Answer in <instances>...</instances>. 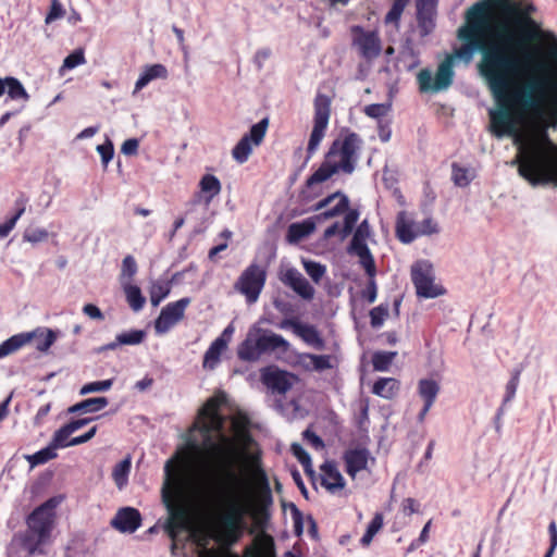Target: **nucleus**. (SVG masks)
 Returning a JSON list of instances; mask_svg holds the SVG:
<instances>
[{
  "mask_svg": "<svg viewBox=\"0 0 557 557\" xmlns=\"http://www.w3.org/2000/svg\"><path fill=\"white\" fill-rule=\"evenodd\" d=\"M225 401L226 395L219 392L199 409L164 465L161 487H270L261 453L247 430L248 419L233 417V434L225 432V418L219 412Z\"/></svg>",
  "mask_w": 557,
  "mask_h": 557,
  "instance_id": "f257e3e1",
  "label": "nucleus"
},
{
  "mask_svg": "<svg viewBox=\"0 0 557 557\" xmlns=\"http://www.w3.org/2000/svg\"><path fill=\"white\" fill-rule=\"evenodd\" d=\"M162 502L168 518L162 529L171 539V550L176 549V539L181 531H189V535L198 547L207 550L210 540L216 541V532L221 521L214 527L213 534L209 531L191 528V520L206 517L218 510L220 496L216 490H161Z\"/></svg>",
  "mask_w": 557,
  "mask_h": 557,
  "instance_id": "f03ea898",
  "label": "nucleus"
},
{
  "mask_svg": "<svg viewBox=\"0 0 557 557\" xmlns=\"http://www.w3.org/2000/svg\"><path fill=\"white\" fill-rule=\"evenodd\" d=\"M242 490H216V492H240ZM258 502L235 494H219L224 511L220 515L221 525L216 532V542L231 547L242 537L245 529V517L250 516L259 529H264L269 519V507L272 504L271 490H260Z\"/></svg>",
  "mask_w": 557,
  "mask_h": 557,
  "instance_id": "7ed1b4c3",
  "label": "nucleus"
},
{
  "mask_svg": "<svg viewBox=\"0 0 557 557\" xmlns=\"http://www.w3.org/2000/svg\"><path fill=\"white\" fill-rule=\"evenodd\" d=\"M63 496H54L37 507L27 519L28 529L16 535L14 543H22L29 555L44 554L42 546L48 544L54 527V509L62 503Z\"/></svg>",
  "mask_w": 557,
  "mask_h": 557,
  "instance_id": "20e7f679",
  "label": "nucleus"
},
{
  "mask_svg": "<svg viewBox=\"0 0 557 557\" xmlns=\"http://www.w3.org/2000/svg\"><path fill=\"white\" fill-rule=\"evenodd\" d=\"M288 347L289 344L283 336L255 325L239 345L238 357L244 361H257L265 352L277 349L286 351Z\"/></svg>",
  "mask_w": 557,
  "mask_h": 557,
  "instance_id": "39448f33",
  "label": "nucleus"
},
{
  "mask_svg": "<svg viewBox=\"0 0 557 557\" xmlns=\"http://www.w3.org/2000/svg\"><path fill=\"white\" fill-rule=\"evenodd\" d=\"M361 146L362 140L359 135L348 133L332 143L325 159L330 161L331 165H334L337 173L351 174L356 169Z\"/></svg>",
  "mask_w": 557,
  "mask_h": 557,
  "instance_id": "423d86ee",
  "label": "nucleus"
},
{
  "mask_svg": "<svg viewBox=\"0 0 557 557\" xmlns=\"http://www.w3.org/2000/svg\"><path fill=\"white\" fill-rule=\"evenodd\" d=\"M411 278L419 297L436 298L444 294V288L434 283L433 267L429 261L421 260L412 264Z\"/></svg>",
  "mask_w": 557,
  "mask_h": 557,
  "instance_id": "0eeeda50",
  "label": "nucleus"
},
{
  "mask_svg": "<svg viewBox=\"0 0 557 557\" xmlns=\"http://www.w3.org/2000/svg\"><path fill=\"white\" fill-rule=\"evenodd\" d=\"M265 283V271L257 264L249 265L240 275L235 284L249 304L257 301Z\"/></svg>",
  "mask_w": 557,
  "mask_h": 557,
  "instance_id": "6e6552de",
  "label": "nucleus"
},
{
  "mask_svg": "<svg viewBox=\"0 0 557 557\" xmlns=\"http://www.w3.org/2000/svg\"><path fill=\"white\" fill-rule=\"evenodd\" d=\"M371 236L372 231L370 224L368 220H363L357 226L350 244L347 247V252L351 256L358 257L360 265H367V268L372 269V262L375 261L368 247V240L371 238Z\"/></svg>",
  "mask_w": 557,
  "mask_h": 557,
  "instance_id": "1a4fd4ad",
  "label": "nucleus"
},
{
  "mask_svg": "<svg viewBox=\"0 0 557 557\" xmlns=\"http://www.w3.org/2000/svg\"><path fill=\"white\" fill-rule=\"evenodd\" d=\"M268 125L269 120L262 119L260 122L252 125L249 133L244 135L235 145L232 150V156L238 163L246 162L252 152V147L259 146L262 143Z\"/></svg>",
  "mask_w": 557,
  "mask_h": 557,
  "instance_id": "9d476101",
  "label": "nucleus"
},
{
  "mask_svg": "<svg viewBox=\"0 0 557 557\" xmlns=\"http://www.w3.org/2000/svg\"><path fill=\"white\" fill-rule=\"evenodd\" d=\"M190 302V298L185 297L175 302H170L163 307L158 319L154 321L156 333L165 334L175 324L183 320L185 310Z\"/></svg>",
  "mask_w": 557,
  "mask_h": 557,
  "instance_id": "9b49d317",
  "label": "nucleus"
},
{
  "mask_svg": "<svg viewBox=\"0 0 557 557\" xmlns=\"http://www.w3.org/2000/svg\"><path fill=\"white\" fill-rule=\"evenodd\" d=\"M261 381L272 393L284 395L298 382V377L278 368L269 367L261 371Z\"/></svg>",
  "mask_w": 557,
  "mask_h": 557,
  "instance_id": "f8f14e48",
  "label": "nucleus"
},
{
  "mask_svg": "<svg viewBox=\"0 0 557 557\" xmlns=\"http://www.w3.org/2000/svg\"><path fill=\"white\" fill-rule=\"evenodd\" d=\"M348 207V197L341 191H335L315 203L313 210L322 212L314 219L321 221L335 218L344 212L346 214L349 211Z\"/></svg>",
  "mask_w": 557,
  "mask_h": 557,
  "instance_id": "ddd939ff",
  "label": "nucleus"
},
{
  "mask_svg": "<svg viewBox=\"0 0 557 557\" xmlns=\"http://www.w3.org/2000/svg\"><path fill=\"white\" fill-rule=\"evenodd\" d=\"M330 119V104L326 100L322 101L318 99L315 101V112H314V121L313 128L308 143V153L312 154L318 149L320 143L322 141L325 129L329 124Z\"/></svg>",
  "mask_w": 557,
  "mask_h": 557,
  "instance_id": "4468645a",
  "label": "nucleus"
},
{
  "mask_svg": "<svg viewBox=\"0 0 557 557\" xmlns=\"http://www.w3.org/2000/svg\"><path fill=\"white\" fill-rule=\"evenodd\" d=\"M336 173L334 165H331L330 161L324 158L319 169L307 178L306 186L302 190L304 197L313 198L319 196L321 194L320 185L330 180Z\"/></svg>",
  "mask_w": 557,
  "mask_h": 557,
  "instance_id": "2eb2a0df",
  "label": "nucleus"
},
{
  "mask_svg": "<svg viewBox=\"0 0 557 557\" xmlns=\"http://www.w3.org/2000/svg\"><path fill=\"white\" fill-rule=\"evenodd\" d=\"M140 524L141 515L133 507L120 508L111 520V525L121 533H134Z\"/></svg>",
  "mask_w": 557,
  "mask_h": 557,
  "instance_id": "dca6fc26",
  "label": "nucleus"
},
{
  "mask_svg": "<svg viewBox=\"0 0 557 557\" xmlns=\"http://www.w3.org/2000/svg\"><path fill=\"white\" fill-rule=\"evenodd\" d=\"M358 34L354 39L355 46L358 48L359 53L368 59L372 60L381 53V40L375 32H366L357 28Z\"/></svg>",
  "mask_w": 557,
  "mask_h": 557,
  "instance_id": "f3484780",
  "label": "nucleus"
},
{
  "mask_svg": "<svg viewBox=\"0 0 557 557\" xmlns=\"http://www.w3.org/2000/svg\"><path fill=\"white\" fill-rule=\"evenodd\" d=\"M281 281L306 300H311L314 296V288L307 278L294 268L287 269L282 274Z\"/></svg>",
  "mask_w": 557,
  "mask_h": 557,
  "instance_id": "a211bd4d",
  "label": "nucleus"
},
{
  "mask_svg": "<svg viewBox=\"0 0 557 557\" xmlns=\"http://www.w3.org/2000/svg\"><path fill=\"white\" fill-rule=\"evenodd\" d=\"M347 473L355 478L356 474L367 468L369 451L364 448L348 449L344 454Z\"/></svg>",
  "mask_w": 557,
  "mask_h": 557,
  "instance_id": "6ab92c4d",
  "label": "nucleus"
},
{
  "mask_svg": "<svg viewBox=\"0 0 557 557\" xmlns=\"http://www.w3.org/2000/svg\"><path fill=\"white\" fill-rule=\"evenodd\" d=\"M395 230L398 239L404 244H410L417 238V222L406 211L397 214Z\"/></svg>",
  "mask_w": 557,
  "mask_h": 557,
  "instance_id": "aec40b11",
  "label": "nucleus"
},
{
  "mask_svg": "<svg viewBox=\"0 0 557 557\" xmlns=\"http://www.w3.org/2000/svg\"><path fill=\"white\" fill-rule=\"evenodd\" d=\"M358 219L359 211L357 209L349 210L344 216L343 224L341 225L339 222L333 223L324 231V237L331 238L334 235L339 234L341 238L345 239L348 235L351 234Z\"/></svg>",
  "mask_w": 557,
  "mask_h": 557,
  "instance_id": "412c9836",
  "label": "nucleus"
},
{
  "mask_svg": "<svg viewBox=\"0 0 557 557\" xmlns=\"http://www.w3.org/2000/svg\"><path fill=\"white\" fill-rule=\"evenodd\" d=\"M321 484L323 487H345V481L337 466L332 461H325L320 467Z\"/></svg>",
  "mask_w": 557,
  "mask_h": 557,
  "instance_id": "4be33fe9",
  "label": "nucleus"
},
{
  "mask_svg": "<svg viewBox=\"0 0 557 557\" xmlns=\"http://www.w3.org/2000/svg\"><path fill=\"white\" fill-rule=\"evenodd\" d=\"M314 218H309L301 222L292 223L287 230V240L296 244L309 236L315 230Z\"/></svg>",
  "mask_w": 557,
  "mask_h": 557,
  "instance_id": "5701e85b",
  "label": "nucleus"
},
{
  "mask_svg": "<svg viewBox=\"0 0 557 557\" xmlns=\"http://www.w3.org/2000/svg\"><path fill=\"white\" fill-rule=\"evenodd\" d=\"M168 77V70L162 64H152L149 66H146L144 72L138 77L136 84L134 94L141 90L144 87H146L151 81L158 79V78H166Z\"/></svg>",
  "mask_w": 557,
  "mask_h": 557,
  "instance_id": "b1692460",
  "label": "nucleus"
},
{
  "mask_svg": "<svg viewBox=\"0 0 557 557\" xmlns=\"http://www.w3.org/2000/svg\"><path fill=\"white\" fill-rule=\"evenodd\" d=\"M436 9L417 7V21L422 37L431 34L435 27Z\"/></svg>",
  "mask_w": 557,
  "mask_h": 557,
  "instance_id": "393cba45",
  "label": "nucleus"
},
{
  "mask_svg": "<svg viewBox=\"0 0 557 557\" xmlns=\"http://www.w3.org/2000/svg\"><path fill=\"white\" fill-rule=\"evenodd\" d=\"M227 341L218 337L208 348L203 357V368L214 369L220 361L221 354L226 349Z\"/></svg>",
  "mask_w": 557,
  "mask_h": 557,
  "instance_id": "a878e982",
  "label": "nucleus"
},
{
  "mask_svg": "<svg viewBox=\"0 0 557 557\" xmlns=\"http://www.w3.org/2000/svg\"><path fill=\"white\" fill-rule=\"evenodd\" d=\"M295 335L315 349H322L324 347V341L313 325L300 323V325H297Z\"/></svg>",
  "mask_w": 557,
  "mask_h": 557,
  "instance_id": "bb28decb",
  "label": "nucleus"
},
{
  "mask_svg": "<svg viewBox=\"0 0 557 557\" xmlns=\"http://www.w3.org/2000/svg\"><path fill=\"white\" fill-rule=\"evenodd\" d=\"M33 335L34 334L20 333L4 341L0 345V359L15 352L26 344L30 343Z\"/></svg>",
  "mask_w": 557,
  "mask_h": 557,
  "instance_id": "cd10ccee",
  "label": "nucleus"
},
{
  "mask_svg": "<svg viewBox=\"0 0 557 557\" xmlns=\"http://www.w3.org/2000/svg\"><path fill=\"white\" fill-rule=\"evenodd\" d=\"M399 391V382L393 377H382L377 380L372 388L373 394L391 399L393 398Z\"/></svg>",
  "mask_w": 557,
  "mask_h": 557,
  "instance_id": "c85d7f7f",
  "label": "nucleus"
},
{
  "mask_svg": "<svg viewBox=\"0 0 557 557\" xmlns=\"http://www.w3.org/2000/svg\"><path fill=\"white\" fill-rule=\"evenodd\" d=\"M126 301L133 311H140L146 302V298L143 296L141 290L138 286L133 285L132 282H124L122 284Z\"/></svg>",
  "mask_w": 557,
  "mask_h": 557,
  "instance_id": "c756f323",
  "label": "nucleus"
},
{
  "mask_svg": "<svg viewBox=\"0 0 557 557\" xmlns=\"http://www.w3.org/2000/svg\"><path fill=\"white\" fill-rule=\"evenodd\" d=\"M109 404L107 397H94L85 399L81 403H77L73 406H71L67 411L70 413H77V412H97L107 407Z\"/></svg>",
  "mask_w": 557,
  "mask_h": 557,
  "instance_id": "7c9ffc66",
  "label": "nucleus"
},
{
  "mask_svg": "<svg viewBox=\"0 0 557 557\" xmlns=\"http://www.w3.org/2000/svg\"><path fill=\"white\" fill-rule=\"evenodd\" d=\"M200 191L205 195L206 205L220 194L221 183L219 178L212 174H206L199 182Z\"/></svg>",
  "mask_w": 557,
  "mask_h": 557,
  "instance_id": "2f4dec72",
  "label": "nucleus"
},
{
  "mask_svg": "<svg viewBox=\"0 0 557 557\" xmlns=\"http://www.w3.org/2000/svg\"><path fill=\"white\" fill-rule=\"evenodd\" d=\"M418 393L424 404H428V406H433L440 393V385L432 379H422L418 383Z\"/></svg>",
  "mask_w": 557,
  "mask_h": 557,
  "instance_id": "473e14b6",
  "label": "nucleus"
},
{
  "mask_svg": "<svg viewBox=\"0 0 557 557\" xmlns=\"http://www.w3.org/2000/svg\"><path fill=\"white\" fill-rule=\"evenodd\" d=\"M26 334H34L30 343H34L39 351H47L57 338L55 333L48 329H36Z\"/></svg>",
  "mask_w": 557,
  "mask_h": 557,
  "instance_id": "72a5a7b5",
  "label": "nucleus"
},
{
  "mask_svg": "<svg viewBox=\"0 0 557 557\" xmlns=\"http://www.w3.org/2000/svg\"><path fill=\"white\" fill-rule=\"evenodd\" d=\"M131 467L132 458L128 455L113 468L112 478L117 487H123L127 484Z\"/></svg>",
  "mask_w": 557,
  "mask_h": 557,
  "instance_id": "f704fd0d",
  "label": "nucleus"
},
{
  "mask_svg": "<svg viewBox=\"0 0 557 557\" xmlns=\"http://www.w3.org/2000/svg\"><path fill=\"white\" fill-rule=\"evenodd\" d=\"M27 202V199L22 195L20 196L16 201L15 206L17 207L16 213L9 219L5 223L0 224V238L7 237L10 232L14 228L16 222L22 216V214L25 212V205Z\"/></svg>",
  "mask_w": 557,
  "mask_h": 557,
  "instance_id": "c9c22d12",
  "label": "nucleus"
},
{
  "mask_svg": "<svg viewBox=\"0 0 557 557\" xmlns=\"http://www.w3.org/2000/svg\"><path fill=\"white\" fill-rule=\"evenodd\" d=\"M171 292L169 282L156 281L150 287V301L153 307L160 305V302L168 297Z\"/></svg>",
  "mask_w": 557,
  "mask_h": 557,
  "instance_id": "e433bc0d",
  "label": "nucleus"
},
{
  "mask_svg": "<svg viewBox=\"0 0 557 557\" xmlns=\"http://www.w3.org/2000/svg\"><path fill=\"white\" fill-rule=\"evenodd\" d=\"M369 277L366 289L363 290V297L368 300V302L372 304L376 299V265L375 262H372V269L367 268V265H361Z\"/></svg>",
  "mask_w": 557,
  "mask_h": 557,
  "instance_id": "4c0bfd02",
  "label": "nucleus"
},
{
  "mask_svg": "<svg viewBox=\"0 0 557 557\" xmlns=\"http://www.w3.org/2000/svg\"><path fill=\"white\" fill-rule=\"evenodd\" d=\"M7 84H8V96L12 100L23 99L24 101H27L29 99V95L27 94L24 86L17 78L8 76Z\"/></svg>",
  "mask_w": 557,
  "mask_h": 557,
  "instance_id": "58836bf2",
  "label": "nucleus"
},
{
  "mask_svg": "<svg viewBox=\"0 0 557 557\" xmlns=\"http://www.w3.org/2000/svg\"><path fill=\"white\" fill-rule=\"evenodd\" d=\"M396 356V351H376L372 357L374 370L387 371Z\"/></svg>",
  "mask_w": 557,
  "mask_h": 557,
  "instance_id": "ea45409f",
  "label": "nucleus"
},
{
  "mask_svg": "<svg viewBox=\"0 0 557 557\" xmlns=\"http://www.w3.org/2000/svg\"><path fill=\"white\" fill-rule=\"evenodd\" d=\"M55 457L57 448L50 443L47 447L40 449L32 456H28V461L34 467L54 459Z\"/></svg>",
  "mask_w": 557,
  "mask_h": 557,
  "instance_id": "a19ab883",
  "label": "nucleus"
},
{
  "mask_svg": "<svg viewBox=\"0 0 557 557\" xmlns=\"http://www.w3.org/2000/svg\"><path fill=\"white\" fill-rule=\"evenodd\" d=\"M72 433H74V431L72 430V428L67 423V424L63 425L62 428H60L58 431L54 432L50 443L57 449L72 446L70 444V441H69V438H70Z\"/></svg>",
  "mask_w": 557,
  "mask_h": 557,
  "instance_id": "79ce46f5",
  "label": "nucleus"
},
{
  "mask_svg": "<svg viewBox=\"0 0 557 557\" xmlns=\"http://www.w3.org/2000/svg\"><path fill=\"white\" fill-rule=\"evenodd\" d=\"M382 527H383V515L375 513V516L369 523L364 535L361 537V544L363 546H368L372 542L375 534L382 529Z\"/></svg>",
  "mask_w": 557,
  "mask_h": 557,
  "instance_id": "37998d69",
  "label": "nucleus"
},
{
  "mask_svg": "<svg viewBox=\"0 0 557 557\" xmlns=\"http://www.w3.org/2000/svg\"><path fill=\"white\" fill-rule=\"evenodd\" d=\"M136 272L137 264L135 259L132 256H126L122 261V271L120 275L121 285L124 282H131Z\"/></svg>",
  "mask_w": 557,
  "mask_h": 557,
  "instance_id": "c03bdc74",
  "label": "nucleus"
},
{
  "mask_svg": "<svg viewBox=\"0 0 557 557\" xmlns=\"http://www.w3.org/2000/svg\"><path fill=\"white\" fill-rule=\"evenodd\" d=\"M292 451L294 456L298 459V461L302 465L304 470L311 475L313 473L311 467V458L309 454L304 449L300 444L294 443L292 445Z\"/></svg>",
  "mask_w": 557,
  "mask_h": 557,
  "instance_id": "a18cd8bd",
  "label": "nucleus"
},
{
  "mask_svg": "<svg viewBox=\"0 0 557 557\" xmlns=\"http://www.w3.org/2000/svg\"><path fill=\"white\" fill-rule=\"evenodd\" d=\"M146 336L141 330H134L126 333L117 334V341L122 345H139Z\"/></svg>",
  "mask_w": 557,
  "mask_h": 557,
  "instance_id": "49530a36",
  "label": "nucleus"
},
{
  "mask_svg": "<svg viewBox=\"0 0 557 557\" xmlns=\"http://www.w3.org/2000/svg\"><path fill=\"white\" fill-rule=\"evenodd\" d=\"M438 232V224L432 218H426L421 222H417V237L429 236L437 234Z\"/></svg>",
  "mask_w": 557,
  "mask_h": 557,
  "instance_id": "de8ad7c7",
  "label": "nucleus"
},
{
  "mask_svg": "<svg viewBox=\"0 0 557 557\" xmlns=\"http://www.w3.org/2000/svg\"><path fill=\"white\" fill-rule=\"evenodd\" d=\"M47 238L48 232L45 228L39 227H28L23 234V239L32 244L45 242Z\"/></svg>",
  "mask_w": 557,
  "mask_h": 557,
  "instance_id": "09e8293b",
  "label": "nucleus"
},
{
  "mask_svg": "<svg viewBox=\"0 0 557 557\" xmlns=\"http://www.w3.org/2000/svg\"><path fill=\"white\" fill-rule=\"evenodd\" d=\"M391 110L389 103H372L366 106L363 112L367 116L372 119H381L385 116Z\"/></svg>",
  "mask_w": 557,
  "mask_h": 557,
  "instance_id": "8fccbe9b",
  "label": "nucleus"
},
{
  "mask_svg": "<svg viewBox=\"0 0 557 557\" xmlns=\"http://www.w3.org/2000/svg\"><path fill=\"white\" fill-rule=\"evenodd\" d=\"M112 380L97 381L85 384L81 391V395H87L89 393L107 392L112 387Z\"/></svg>",
  "mask_w": 557,
  "mask_h": 557,
  "instance_id": "3c124183",
  "label": "nucleus"
},
{
  "mask_svg": "<svg viewBox=\"0 0 557 557\" xmlns=\"http://www.w3.org/2000/svg\"><path fill=\"white\" fill-rule=\"evenodd\" d=\"M85 62H86V59H85L84 50L76 49L75 51H73L71 54H69L64 59L61 71L64 69L72 70L78 65L84 64Z\"/></svg>",
  "mask_w": 557,
  "mask_h": 557,
  "instance_id": "603ef678",
  "label": "nucleus"
},
{
  "mask_svg": "<svg viewBox=\"0 0 557 557\" xmlns=\"http://www.w3.org/2000/svg\"><path fill=\"white\" fill-rule=\"evenodd\" d=\"M408 0H395L385 16V23H397L407 5Z\"/></svg>",
  "mask_w": 557,
  "mask_h": 557,
  "instance_id": "864d4df0",
  "label": "nucleus"
},
{
  "mask_svg": "<svg viewBox=\"0 0 557 557\" xmlns=\"http://www.w3.org/2000/svg\"><path fill=\"white\" fill-rule=\"evenodd\" d=\"M305 270L313 282L319 283L325 274V267L314 261H305Z\"/></svg>",
  "mask_w": 557,
  "mask_h": 557,
  "instance_id": "5fc2aeb1",
  "label": "nucleus"
},
{
  "mask_svg": "<svg viewBox=\"0 0 557 557\" xmlns=\"http://www.w3.org/2000/svg\"><path fill=\"white\" fill-rule=\"evenodd\" d=\"M519 376H520V372L515 371L511 379L506 384V392H505V397L503 400V406L513 399L517 388H518V384H519Z\"/></svg>",
  "mask_w": 557,
  "mask_h": 557,
  "instance_id": "6e6d98bb",
  "label": "nucleus"
},
{
  "mask_svg": "<svg viewBox=\"0 0 557 557\" xmlns=\"http://www.w3.org/2000/svg\"><path fill=\"white\" fill-rule=\"evenodd\" d=\"M453 180L457 186L465 187L470 184L472 178L469 175L468 170L454 165L453 166Z\"/></svg>",
  "mask_w": 557,
  "mask_h": 557,
  "instance_id": "4d7b16f0",
  "label": "nucleus"
},
{
  "mask_svg": "<svg viewBox=\"0 0 557 557\" xmlns=\"http://www.w3.org/2000/svg\"><path fill=\"white\" fill-rule=\"evenodd\" d=\"M387 314H388L387 307L379 306V307L373 308L370 311L371 325L373 327H380L383 324Z\"/></svg>",
  "mask_w": 557,
  "mask_h": 557,
  "instance_id": "13d9d810",
  "label": "nucleus"
},
{
  "mask_svg": "<svg viewBox=\"0 0 557 557\" xmlns=\"http://www.w3.org/2000/svg\"><path fill=\"white\" fill-rule=\"evenodd\" d=\"M97 151L101 156L103 165L107 166L108 163L112 160L113 153H114V148H113L112 141L110 139H107V141L104 144L98 145Z\"/></svg>",
  "mask_w": 557,
  "mask_h": 557,
  "instance_id": "bf43d9fd",
  "label": "nucleus"
},
{
  "mask_svg": "<svg viewBox=\"0 0 557 557\" xmlns=\"http://www.w3.org/2000/svg\"><path fill=\"white\" fill-rule=\"evenodd\" d=\"M63 14H64V10H63L61 3L58 0H52L50 11L46 16L45 22L47 24H49V23L53 22L54 20L62 17Z\"/></svg>",
  "mask_w": 557,
  "mask_h": 557,
  "instance_id": "052dcab7",
  "label": "nucleus"
},
{
  "mask_svg": "<svg viewBox=\"0 0 557 557\" xmlns=\"http://www.w3.org/2000/svg\"><path fill=\"white\" fill-rule=\"evenodd\" d=\"M310 359L312 361L313 367L317 370H325V369H330L332 367L330 356H326V355H320V356L312 355V356H310Z\"/></svg>",
  "mask_w": 557,
  "mask_h": 557,
  "instance_id": "680f3d73",
  "label": "nucleus"
},
{
  "mask_svg": "<svg viewBox=\"0 0 557 557\" xmlns=\"http://www.w3.org/2000/svg\"><path fill=\"white\" fill-rule=\"evenodd\" d=\"M548 532L550 535V546L547 549L544 557H553L555 549L557 547V527L554 521H552L548 525Z\"/></svg>",
  "mask_w": 557,
  "mask_h": 557,
  "instance_id": "e2e57ef3",
  "label": "nucleus"
},
{
  "mask_svg": "<svg viewBox=\"0 0 557 557\" xmlns=\"http://www.w3.org/2000/svg\"><path fill=\"white\" fill-rule=\"evenodd\" d=\"M139 141L136 138L125 140L121 147V151L125 156H134L137 153Z\"/></svg>",
  "mask_w": 557,
  "mask_h": 557,
  "instance_id": "0e129e2a",
  "label": "nucleus"
},
{
  "mask_svg": "<svg viewBox=\"0 0 557 557\" xmlns=\"http://www.w3.org/2000/svg\"><path fill=\"white\" fill-rule=\"evenodd\" d=\"M304 438L315 449H322L324 447L323 441L309 429L304 432Z\"/></svg>",
  "mask_w": 557,
  "mask_h": 557,
  "instance_id": "69168bd1",
  "label": "nucleus"
},
{
  "mask_svg": "<svg viewBox=\"0 0 557 557\" xmlns=\"http://www.w3.org/2000/svg\"><path fill=\"white\" fill-rule=\"evenodd\" d=\"M83 312L92 320H103L104 319V315L101 312V310L92 304L85 305L83 307Z\"/></svg>",
  "mask_w": 557,
  "mask_h": 557,
  "instance_id": "338daca9",
  "label": "nucleus"
},
{
  "mask_svg": "<svg viewBox=\"0 0 557 557\" xmlns=\"http://www.w3.org/2000/svg\"><path fill=\"white\" fill-rule=\"evenodd\" d=\"M96 432H97V426H92L85 434H83L81 436H76V437L70 440V444L73 445V446H76V445H81V444L87 443L88 441H90L95 436Z\"/></svg>",
  "mask_w": 557,
  "mask_h": 557,
  "instance_id": "774afa93",
  "label": "nucleus"
}]
</instances>
